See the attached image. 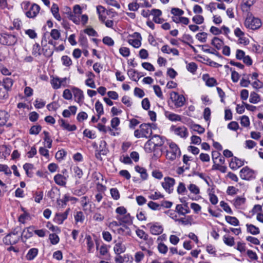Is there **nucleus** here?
I'll use <instances>...</instances> for the list:
<instances>
[{
    "instance_id": "obj_16",
    "label": "nucleus",
    "mask_w": 263,
    "mask_h": 263,
    "mask_svg": "<svg viewBox=\"0 0 263 263\" xmlns=\"http://www.w3.org/2000/svg\"><path fill=\"white\" fill-rule=\"evenodd\" d=\"M54 180L56 184L60 186H65L66 184V178L60 174H57L54 177Z\"/></svg>"
},
{
    "instance_id": "obj_39",
    "label": "nucleus",
    "mask_w": 263,
    "mask_h": 263,
    "mask_svg": "<svg viewBox=\"0 0 263 263\" xmlns=\"http://www.w3.org/2000/svg\"><path fill=\"white\" fill-rule=\"evenodd\" d=\"M95 109L98 113V119H99L100 116L104 114V110L102 104L99 101H97L96 102Z\"/></svg>"
},
{
    "instance_id": "obj_58",
    "label": "nucleus",
    "mask_w": 263,
    "mask_h": 263,
    "mask_svg": "<svg viewBox=\"0 0 263 263\" xmlns=\"http://www.w3.org/2000/svg\"><path fill=\"white\" fill-rule=\"evenodd\" d=\"M246 201V199L241 197H237L234 200V204L236 207H239Z\"/></svg>"
},
{
    "instance_id": "obj_11",
    "label": "nucleus",
    "mask_w": 263,
    "mask_h": 263,
    "mask_svg": "<svg viewBox=\"0 0 263 263\" xmlns=\"http://www.w3.org/2000/svg\"><path fill=\"white\" fill-rule=\"evenodd\" d=\"M71 91L78 103H80L83 102L84 100V95L81 89L77 87H72L71 88Z\"/></svg>"
},
{
    "instance_id": "obj_35",
    "label": "nucleus",
    "mask_w": 263,
    "mask_h": 263,
    "mask_svg": "<svg viewBox=\"0 0 263 263\" xmlns=\"http://www.w3.org/2000/svg\"><path fill=\"white\" fill-rule=\"evenodd\" d=\"M224 243L228 246H233L235 244L234 239L229 235H224L223 237Z\"/></svg>"
},
{
    "instance_id": "obj_23",
    "label": "nucleus",
    "mask_w": 263,
    "mask_h": 263,
    "mask_svg": "<svg viewBox=\"0 0 263 263\" xmlns=\"http://www.w3.org/2000/svg\"><path fill=\"white\" fill-rule=\"evenodd\" d=\"M125 250V246L121 242L116 243L114 247V252L117 255L124 253Z\"/></svg>"
},
{
    "instance_id": "obj_57",
    "label": "nucleus",
    "mask_w": 263,
    "mask_h": 263,
    "mask_svg": "<svg viewBox=\"0 0 263 263\" xmlns=\"http://www.w3.org/2000/svg\"><path fill=\"white\" fill-rule=\"evenodd\" d=\"M50 36L53 40H57L60 37L61 33L58 30L53 29L50 32Z\"/></svg>"
},
{
    "instance_id": "obj_17",
    "label": "nucleus",
    "mask_w": 263,
    "mask_h": 263,
    "mask_svg": "<svg viewBox=\"0 0 263 263\" xmlns=\"http://www.w3.org/2000/svg\"><path fill=\"white\" fill-rule=\"evenodd\" d=\"M17 42L16 36L12 34H5V41L4 45L11 46L14 45Z\"/></svg>"
},
{
    "instance_id": "obj_62",
    "label": "nucleus",
    "mask_w": 263,
    "mask_h": 263,
    "mask_svg": "<svg viewBox=\"0 0 263 263\" xmlns=\"http://www.w3.org/2000/svg\"><path fill=\"white\" fill-rule=\"evenodd\" d=\"M148 206L153 210H160V204L157 203L153 201H149L147 204Z\"/></svg>"
},
{
    "instance_id": "obj_34",
    "label": "nucleus",
    "mask_w": 263,
    "mask_h": 263,
    "mask_svg": "<svg viewBox=\"0 0 263 263\" xmlns=\"http://www.w3.org/2000/svg\"><path fill=\"white\" fill-rule=\"evenodd\" d=\"M254 0H242L241 3V8L245 11H247L250 7L254 4Z\"/></svg>"
},
{
    "instance_id": "obj_45",
    "label": "nucleus",
    "mask_w": 263,
    "mask_h": 263,
    "mask_svg": "<svg viewBox=\"0 0 263 263\" xmlns=\"http://www.w3.org/2000/svg\"><path fill=\"white\" fill-rule=\"evenodd\" d=\"M61 61L63 65L69 67L72 65V61L70 57L67 55H63L61 58Z\"/></svg>"
},
{
    "instance_id": "obj_31",
    "label": "nucleus",
    "mask_w": 263,
    "mask_h": 263,
    "mask_svg": "<svg viewBox=\"0 0 263 263\" xmlns=\"http://www.w3.org/2000/svg\"><path fill=\"white\" fill-rule=\"evenodd\" d=\"M247 231L253 235L258 234L260 232L258 228L252 224H247Z\"/></svg>"
},
{
    "instance_id": "obj_30",
    "label": "nucleus",
    "mask_w": 263,
    "mask_h": 263,
    "mask_svg": "<svg viewBox=\"0 0 263 263\" xmlns=\"http://www.w3.org/2000/svg\"><path fill=\"white\" fill-rule=\"evenodd\" d=\"M59 7L57 4H53L51 7V11L54 17L58 21H61V17L59 13Z\"/></svg>"
},
{
    "instance_id": "obj_40",
    "label": "nucleus",
    "mask_w": 263,
    "mask_h": 263,
    "mask_svg": "<svg viewBox=\"0 0 263 263\" xmlns=\"http://www.w3.org/2000/svg\"><path fill=\"white\" fill-rule=\"evenodd\" d=\"M211 44L213 46H214L217 49H219L223 45V42L220 39L217 37H214L212 41Z\"/></svg>"
},
{
    "instance_id": "obj_33",
    "label": "nucleus",
    "mask_w": 263,
    "mask_h": 263,
    "mask_svg": "<svg viewBox=\"0 0 263 263\" xmlns=\"http://www.w3.org/2000/svg\"><path fill=\"white\" fill-rule=\"evenodd\" d=\"M43 134L45 135L44 138V140L45 141V145L48 148H50L52 146V140L51 139L49 134L47 131H44Z\"/></svg>"
},
{
    "instance_id": "obj_26",
    "label": "nucleus",
    "mask_w": 263,
    "mask_h": 263,
    "mask_svg": "<svg viewBox=\"0 0 263 263\" xmlns=\"http://www.w3.org/2000/svg\"><path fill=\"white\" fill-rule=\"evenodd\" d=\"M38 250L36 248H32L30 249L27 253L26 258L28 260H33L37 255Z\"/></svg>"
},
{
    "instance_id": "obj_36",
    "label": "nucleus",
    "mask_w": 263,
    "mask_h": 263,
    "mask_svg": "<svg viewBox=\"0 0 263 263\" xmlns=\"http://www.w3.org/2000/svg\"><path fill=\"white\" fill-rule=\"evenodd\" d=\"M225 219L226 221L231 225L234 226H237L239 225V220L235 217L226 216Z\"/></svg>"
},
{
    "instance_id": "obj_25",
    "label": "nucleus",
    "mask_w": 263,
    "mask_h": 263,
    "mask_svg": "<svg viewBox=\"0 0 263 263\" xmlns=\"http://www.w3.org/2000/svg\"><path fill=\"white\" fill-rule=\"evenodd\" d=\"M116 218L121 222V224L122 223H129L132 222V219L129 214H125L123 215V216H117Z\"/></svg>"
},
{
    "instance_id": "obj_1",
    "label": "nucleus",
    "mask_w": 263,
    "mask_h": 263,
    "mask_svg": "<svg viewBox=\"0 0 263 263\" xmlns=\"http://www.w3.org/2000/svg\"><path fill=\"white\" fill-rule=\"evenodd\" d=\"M151 124L149 123H143L139 126V129L134 132V136L137 138H149L153 134Z\"/></svg>"
},
{
    "instance_id": "obj_42",
    "label": "nucleus",
    "mask_w": 263,
    "mask_h": 263,
    "mask_svg": "<svg viewBox=\"0 0 263 263\" xmlns=\"http://www.w3.org/2000/svg\"><path fill=\"white\" fill-rule=\"evenodd\" d=\"M128 74L131 77L132 80L136 82H137L141 77V76H139V72L135 70H129Z\"/></svg>"
},
{
    "instance_id": "obj_49",
    "label": "nucleus",
    "mask_w": 263,
    "mask_h": 263,
    "mask_svg": "<svg viewBox=\"0 0 263 263\" xmlns=\"http://www.w3.org/2000/svg\"><path fill=\"white\" fill-rule=\"evenodd\" d=\"M87 241V247L88 252H91V250L93 248L94 244L90 235H88L86 237Z\"/></svg>"
},
{
    "instance_id": "obj_6",
    "label": "nucleus",
    "mask_w": 263,
    "mask_h": 263,
    "mask_svg": "<svg viewBox=\"0 0 263 263\" xmlns=\"http://www.w3.org/2000/svg\"><path fill=\"white\" fill-rule=\"evenodd\" d=\"M175 183V180L169 177H165L164 181L162 182L163 189L168 193H171L173 190V186Z\"/></svg>"
},
{
    "instance_id": "obj_15",
    "label": "nucleus",
    "mask_w": 263,
    "mask_h": 263,
    "mask_svg": "<svg viewBox=\"0 0 263 263\" xmlns=\"http://www.w3.org/2000/svg\"><path fill=\"white\" fill-rule=\"evenodd\" d=\"M174 133L183 138H186L188 136L187 129L185 126L177 127L175 129Z\"/></svg>"
},
{
    "instance_id": "obj_54",
    "label": "nucleus",
    "mask_w": 263,
    "mask_h": 263,
    "mask_svg": "<svg viewBox=\"0 0 263 263\" xmlns=\"http://www.w3.org/2000/svg\"><path fill=\"white\" fill-rule=\"evenodd\" d=\"M190 191L194 194H198L200 192L199 188L194 184H190L188 186Z\"/></svg>"
},
{
    "instance_id": "obj_38",
    "label": "nucleus",
    "mask_w": 263,
    "mask_h": 263,
    "mask_svg": "<svg viewBox=\"0 0 263 263\" xmlns=\"http://www.w3.org/2000/svg\"><path fill=\"white\" fill-rule=\"evenodd\" d=\"M1 84L8 91L11 89V88L13 85V80L9 78H6L3 80V83Z\"/></svg>"
},
{
    "instance_id": "obj_20",
    "label": "nucleus",
    "mask_w": 263,
    "mask_h": 263,
    "mask_svg": "<svg viewBox=\"0 0 263 263\" xmlns=\"http://www.w3.org/2000/svg\"><path fill=\"white\" fill-rule=\"evenodd\" d=\"M60 195V190L57 187H52L48 193V197L52 200H54L55 198L58 199Z\"/></svg>"
},
{
    "instance_id": "obj_21",
    "label": "nucleus",
    "mask_w": 263,
    "mask_h": 263,
    "mask_svg": "<svg viewBox=\"0 0 263 263\" xmlns=\"http://www.w3.org/2000/svg\"><path fill=\"white\" fill-rule=\"evenodd\" d=\"M59 122L61 126L63 127L64 129L68 131H74L77 129V127L75 125H70L69 124L66 123L65 120L62 119H60Z\"/></svg>"
},
{
    "instance_id": "obj_43",
    "label": "nucleus",
    "mask_w": 263,
    "mask_h": 263,
    "mask_svg": "<svg viewBox=\"0 0 263 263\" xmlns=\"http://www.w3.org/2000/svg\"><path fill=\"white\" fill-rule=\"evenodd\" d=\"M137 235L141 239L147 240L148 239V235L143 230L138 229L136 231Z\"/></svg>"
},
{
    "instance_id": "obj_51",
    "label": "nucleus",
    "mask_w": 263,
    "mask_h": 263,
    "mask_svg": "<svg viewBox=\"0 0 263 263\" xmlns=\"http://www.w3.org/2000/svg\"><path fill=\"white\" fill-rule=\"evenodd\" d=\"M159 252L162 254H165L168 251L167 247L163 243L160 242L158 245Z\"/></svg>"
},
{
    "instance_id": "obj_3",
    "label": "nucleus",
    "mask_w": 263,
    "mask_h": 263,
    "mask_svg": "<svg viewBox=\"0 0 263 263\" xmlns=\"http://www.w3.org/2000/svg\"><path fill=\"white\" fill-rule=\"evenodd\" d=\"M170 150L166 151V158L171 161L175 160L177 157H179L181 155V151L178 145L174 143L171 142L169 144Z\"/></svg>"
},
{
    "instance_id": "obj_22",
    "label": "nucleus",
    "mask_w": 263,
    "mask_h": 263,
    "mask_svg": "<svg viewBox=\"0 0 263 263\" xmlns=\"http://www.w3.org/2000/svg\"><path fill=\"white\" fill-rule=\"evenodd\" d=\"M23 168L28 177L31 178L33 176L32 170L34 169V165L32 164L26 163L23 165Z\"/></svg>"
},
{
    "instance_id": "obj_55",
    "label": "nucleus",
    "mask_w": 263,
    "mask_h": 263,
    "mask_svg": "<svg viewBox=\"0 0 263 263\" xmlns=\"http://www.w3.org/2000/svg\"><path fill=\"white\" fill-rule=\"evenodd\" d=\"M49 239L52 245L58 243L60 240L59 236L55 234H50L49 236Z\"/></svg>"
},
{
    "instance_id": "obj_53",
    "label": "nucleus",
    "mask_w": 263,
    "mask_h": 263,
    "mask_svg": "<svg viewBox=\"0 0 263 263\" xmlns=\"http://www.w3.org/2000/svg\"><path fill=\"white\" fill-rule=\"evenodd\" d=\"M76 222H83L84 219V214L82 212L79 211L74 216Z\"/></svg>"
},
{
    "instance_id": "obj_18",
    "label": "nucleus",
    "mask_w": 263,
    "mask_h": 263,
    "mask_svg": "<svg viewBox=\"0 0 263 263\" xmlns=\"http://www.w3.org/2000/svg\"><path fill=\"white\" fill-rule=\"evenodd\" d=\"M203 80L205 82L208 86L213 87L217 84V81L214 78H210L208 74H204L202 76Z\"/></svg>"
},
{
    "instance_id": "obj_8",
    "label": "nucleus",
    "mask_w": 263,
    "mask_h": 263,
    "mask_svg": "<svg viewBox=\"0 0 263 263\" xmlns=\"http://www.w3.org/2000/svg\"><path fill=\"white\" fill-rule=\"evenodd\" d=\"M144 149L147 153H151L154 151L155 153L154 155L156 156H161L162 154V151H161L160 154H159L157 152V148L151 139H149L145 144Z\"/></svg>"
},
{
    "instance_id": "obj_10",
    "label": "nucleus",
    "mask_w": 263,
    "mask_h": 263,
    "mask_svg": "<svg viewBox=\"0 0 263 263\" xmlns=\"http://www.w3.org/2000/svg\"><path fill=\"white\" fill-rule=\"evenodd\" d=\"M40 10V6L35 4H33L29 10L26 12V15L29 18H34L39 13Z\"/></svg>"
},
{
    "instance_id": "obj_9",
    "label": "nucleus",
    "mask_w": 263,
    "mask_h": 263,
    "mask_svg": "<svg viewBox=\"0 0 263 263\" xmlns=\"http://www.w3.org/2000/svg\"><path fill=\"white\" fill-rule=\"evenodd\" d=\"M69 211L70 209L68 208L63 213H56L53 221L57 224H62L63 221L67 219Z\"/></svg>"
},
{
    "instance_id": "obj_37",
    "label": "nucleus",
    "mask_w": 263,
    "mask_h": 263,
    "mask_svg": "<svg viewBox=\"0 0 263 263\" xmlns=\"http://www.w3.org/2000/svg\"><path fill=\"white\" fill-rule=\"evenodd\" d=\"M260 98L259 95L255 92H252L250 94L249 102L251 103L256 104L259 102Z\"/></svg>"
},
{
    "instance_id": "obj_4",
    "label": "nucleus",
    "mask_w": 263,
    "mask_h": 263,
    "mask_svg": "<svg viewBox=\"0 0 263 263\" xmlns=\"http://www.w3.org/2000/svg\"><path fill=\"white\" fill-rule=\"evenodd\" d=\"M171 99L174 103L176 107H181L184 104L185 99L182 95H179L176 92H172L171 93Z\"/></svg>"
},
{
    "instance_id": "obj_44",
    "label": "nucleus",
    "mask_w": 263,
    "mask_h": 263,
    "mask_svg": "<svg viewBox=\"0 0 263 263\" xmlns=\"http://www.w3.org/2000/svg\"><path fill=\"white\" fill-rule=\"evenodd\" d=\"M32 53L33 55L37 57L41 54V48L38 43L33 45Z\"/></svg>"
},
{
    "instance_id": "obj_32",
    "label": "nucleus",
    "mask_w": 263,
    "mask_h": 263,
    "mask_svg": "<svg viewBox=\"0 0 263 263\" xmlns=\"http://www.w3.org/2000/svg\"><path fill=\"white\" fill-rule=\"evenodd\" d=\"M186 208H184L181 204H177L176 207V211L180 214L185 215L190 212V210L187 209V205H184Z\"/></svg>"
},
{
    "instance_id": "obj_60",
    "label": "nucleus",
    "mask_w": 263,
    "mask_h": 263,
    "mask_svg": "<svg viewBox=\"0 0 263 263\" xmlns=\"http://www.w3.org/2000/svg\"><path fill=\"white\" fill-rule=\"evenodd\" d=\"M8 90L2 85H0V99H5L8 97Z\"/></svg>"
},
{
    "instance_id": "obj_7",
    "label": "nucleus",
    "mask_w": 263,
    "mask_h": 263,
    "mask_svg": "<svg viewBox=\"0 0 263 263\" xmlns=\"http://www.w3.org/2000/svg\"><path fill=\"white\" fill-rule=\"evenodd\" d=\"M147 226L149 227L150 232L153 235H158L163 232L162 226L158 222L149 223Z\"/></svg>"
},
{
    "instance_id": "obj_47",
    "label": "nucleus",
    "mask_w": 263,
    "mask_h": 263,
    "mask_svg": "<svg viewBox=\"0 0 263 263\" xmlns=\"http://www.w3.org/2000/svg\"><path fill=\"white\" fill-rule=\"evenodd\" d=\"M68 18L71 20L74 23L76 24H79L80 22V20L79 16L76 15L73 13L72 12H70L68 14Z\"/></svg>"
},
{
    "instance_id": "obj_56",
    "label": "nucleus",
    "mask_w": 263,
    "mask_h": 263,
    "mask_svg": "<svg viewBox=\"0 0 263 263\" xmlns=\"http://www.w3.org/2000/svg\"><path fill=\"white\" fill-rule=\"evenodd\" d=\"M167 118L172 121H181V118L178 115L170 113L167 116Z\"/></svg>"
},
{
    "instance_id": "obj_5",
    "label": "nucleus",
    "mask_w": 263,
    "mask_h": 263,
    "mask_svg": "<svg viewBox=\"0 0 263 263\" xmlns=\"http://www.w3.org/2000/svg\"><path fill=\"white\" fill-rule=\"evenodd\" d=\"M240 176L242 179L250 180L255 178V172L248 166H246L240 170Z\"/></svg>"
},
{
    "instance_id": "obj_59",
    "label": "nucleus",
    "mask_w": 263,
    "mask_h": 263,
    "mask_svg": "<svg viewBox=\"0 0 263 263\" xmlns=\"http://www.w3.org/2000/svg\"><path fill=\"white\" fill-rule=\"evenodd\" d=\"M111 197L115 200H118L120 198V194L119 191L116 188H112L110 190Z\"/></svg>"
},
{
    "instance_id": "obj_29",
    "label": "nucleus",
    "mask_w": 263,
    "mask_h": 263,
    "mask_svg": "<svg viewBox=\"0 0 263 263\" xmlns=\"http://www.w3.org/2000/svg\"><path fill=\"white\" fill-rule=\"evenodd\" d=\"M30 229H32V230H33L32 228L30 227L24 229V230L23 231L21 235V238L23 241H24L23 238H25L26 239H27L32 236V231H30Z\"/></svg>"
},
{
    "instance_id": "obj_46",
    "label": "nucleus",
    "mask_w": 263,
    "mask_h": 263,
    "mask_svg": "<svg viewBox=\"0 0 263 263\" xmlns=\"http://www.w3.org/2000/svg\"><path fill=\"white\" fill-rule=\"evenodd\" d=\"M97 249L99 250L100 255H106L108 253V248L106 245H102L100 248H98V246L97 245Z\"/></svg>"
},
{
    "instance_id": "obj_63",
    "label": "nucleus",
    "mask_w": 263,
    "mask_h": 263,
    "mask_svg": "<svg viewBox=\"0 0 263 263\" xmlns=\"http://www.w3.org/2000/svg\"><path fill=\"white\" fill-rule=\"evenodd\" d=\"M103 43L109 46H112L114 45V40L109 36H105L102 40Z\"/></svg>"
},
{
    "instance_id": "obj_61",
    "label": "nucleus",
    "mask_w": 263,
    "mask_h": 263,
    "mask_svg": "<svg viewBox=\"0 0 263 263\" xmlns=\"http://www.w3.org/2000/svg\"><path fill=\"white\" fill-rule=\"evenodd\" d=\"M120 119L118 117H114L111 120V126L113 129L115 130L117 129V127L120 124Z\"/></svg>"
},
{
    "instance_id": "obj_24",
    "label": "nucleus",
    "mask_w": 263,
    "mask_h": 263,
    "mask_svg": "<svg viewBox=\"0 0 263 263\" xmlns=\"http://www.w3.org/2000/svg\"><path fill=\"white\" fill-rule=\"evenodd\" d=\"M9 115L4 110H0V126L4 125L7 122Z\"/></svg>"
},
{
    "instance_id": "obj_64",
    "label": "nucleus",
    "mask_w": 263,
    "mask_h": 263,
    "mask_svg": "<svg viewBox=\"0 0 263 263\" xmlns=\"http://www.w3.org/2000/svg\"><path fill=\"white\" fill-rule=\"evenodd\" d=\"M120 53L124 57H128L130 54L129 48L125 47H121L119 49Z\"/></svg>"
},
{
    "instance_id": "obj_12",
    "label": "nucleus",
    "mask_w": 263,
    "mask_h": 263,
    "mask_svg": "<svg viewBox=\"0 0 263 263\" xmlns=\"http://www.w3.org/2000/svg\"><path fill=\"white\" fill-rule=\"evenodd\" d=\"M243 164L244 161L243 160H241L237 157H234L232 159L231 161L229 164V166L231 168L235 170L242 166Z\"/></svg>"
},
{
    "instance_id": "obj_28",
    "label": "nucleus",
    "mask_w": 263,
    "mask_h": 263,
    "mask_svg": "<svg viewBox=\"0 0 263 263\" xmlns=\"http://www.w3.org/2000/svg\"><path fill=\"white\" fill-rule=\"evenodd\" d=\"M209 192L210 201L212 204L215 205L218 202V198L214 194V189H209Z\"/></svg>"
},
{
    "instance_id": "obj_52",
    "label": "nucleus",
    "mask_w": 263,
    "mask_h": 263,
    "mask_svg": "<svg viewBox=\"0 0 263 263\" xmlns=\"http://www.w3.org/2000/svg\"><path fill=\"white\" fill-rule=\"evenodd\" d=\"M220 205L222 208L223 210L227 213L231 214L233 213V212L231 208L227 203L223 201H221L220 202Z\"/></svg>"
},
{
    "instance_id": "obj_50",
    "label": "nucleus",
    "mask_w": 263,
    "mask_h": 263,
    "mask_svg": "<svg viewBox=\"0 0 263 263\" xmlns=\"http://www.w3.org/2000/svg\"><path fill=\"white\" fill-rule=\"evenodd\" d=\"M140 6L139 4L137 3V1H134L133 2L130 3L128 5V9L130 11H136L138 10Z\"/></svg>"
},
{
    "instance_id": "obj_41",
    "label": "nucleus",
    "mask_w": 263,
    "mask_h": 263,
    "mask_svg": "<svg viewBox=\"0 0 263 263\" xmlns=\"http://www.w3.org/2000/svg\"><path fill=\"white\" fill-rule=\"evenodd\" d=\"M50 83L53 88L54 89H58L61 86L60 82V78L58 77H52Z\"/></svg>"
},
{
    "instance_id": "obj_2",
    "label": "nucleus",
    "mask_w": 263,
    "mask_h": 263,
    "mask_svg": "<svg viewBox=\"0 0 263 263\" xmlns=\"http://www.w3.org/2000/svg\"><path fill=\"white\" fill-rule=\"evenodd\" d=\"M245 25L248 29L255 30L261 27V22L260 19L255 17L252 14H248L245 21Z\"/></svg>"
},
{
    "instance_id": "obj_19",
    "label": "nucleus",
    "mask_w": 263,
    "mask_h": 263,
    "mask_svg": "<svg viewBox=\"0 0 263 263\" xmlns=\"http://www.w3.org/2000/svg\"><path fill=\"white\" fill-rule=\"evenodd\" d=\"M151 139L156 147L162 146L164 143L163 138L159 135H155Z\"/></svg>"
},
{
    "instance_id": "obj_27",
    "label": "nucleus",
    "mask_w": 263,
    "mask_h": 263,
    "mask_svg": "<svg viewBox=\"0 0 263 263\" xmlns=\"http://www.w3.org/2000/svg\"><path fill=\"white\" fill-rule=\"evenodd\" d=\"M135 171L140 174L141 177L143 180H146L147 178V174L146 170L140 166H136L135 167Z\"/></svg>"
},
{
    "instance_id": "obj_14",
    "label": "nucleus",
    "mask_w": 263,
    "mask_h": 263,
    "mask_svg": "<svg viewBox=\"0 0 263 263\" xmlns=\"http://www.w3.org/2000/svg\"><path fill=\"white\" fill-rule=\"evenodd\" d=\"M134 34L136 35L138 39H128V43L130 45H132L135 48H139L141 45V36L140 35V34L139 33L135 32Z\"/></svg>"
},
{
    "instance_id": "obj_13",
    "label": "nucleus",
    "mask_w": 263,
    "mask_h": 263,
    "mask_svg": "<svg viewBox=\"0 0 263 263\" xmlns=\"http://www.w3.org/2000/svg\"><path fill=\"white\" fill-rule=\"evenodd\" d=\"M19 239V237L13 238L11 237V234H8L3 238V241L6 245H13L17 243Z\"/></svg>"
},
{
    "instance_id": "obj_48",
    "label": "nucleus",
    "mask_w": 263,
    "mask_h": 263,
    "mask_svg": "<svg viewBox=\"0 0 263 263\" xmlns=\"http://www.w3.org/2000/svg\"><path fill=\"white\" fill-rule=\"evenodd\" d=\"M72 169L74 176L79 179L81 178L83 175L82 170L77 166H74Z\"/></svg>"
}]
</instances>
